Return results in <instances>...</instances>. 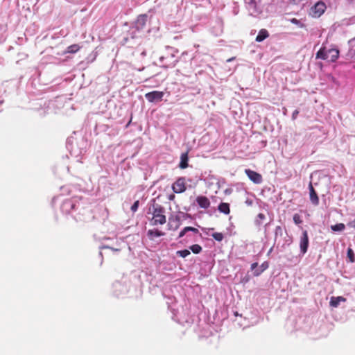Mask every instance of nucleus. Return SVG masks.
I'll return each instance as SVG.
<instances>
[{
	"instance_id": "2",
	"label": "nucleus",
	"mask_w": 355,
	"mask_h": 355,
	"mask_svg": "<svg viewBox=\"0 0 355 355\" xmlns=\"http://www.w3.org/2000/svg\"><path fill=\"white\" fill-rule=\"evenodd\" d=\"M150 213L152 214L150 219L151 225H164L166 222V217L165 216V209L160 205L155 203L152 207L149 209Z\"/></svg>"
},
{
	"instance_id": "23",
	"label": "nucleus",
	"mask_w": 355,
	"mask_h": 355,
	"mask_svg": "<svg viewBox=\"0 0 355 355\" xmlns=\"http://www.w3.org/2000/svg\"><path fill=\"white\" fill-rule=\"evenodd\" d=\"M347 257L351 263H353L355 261V257H354V251L350 248H349L347 249Z\"/></svg>"
},
{
	"instance_id": "24",
	"label": "nucleus",
	"mask_w": 355,
	"mask_h": 355,
	"mask_svg": "<svg viewBox=\"0 0 355 355\" xmlns=\"http://www.w3.org/2000/svg\"><path fill=\"white\" fill-rule=\"evenodd\" d=\"M146 15H142V16H140L138 19H137V26H141V27L144 26L146 24Z\"/></svg>"
},
{
	"instance_id": "14",
	"label": "nucleus",
	"mask_w": 355,
	"mask_h": 355,
	"mask_svg": "<svg viewBox=\"0 0 355 355\" xmlns=\"http://www.w3.org/2000/svg\"><path fill=\"white\" fill-rule=\"evenodd\" d=\"M188 154L187 153H182L180 157V168L184 169L188 167Z\"/></svg>"
},
{
	"instance_id": "16",
	"label": "nucleus",
	"mask_w": 355,
	"mask_h": 355,
	"mask_svg": "<svg viewBox=\"0 0 355 355\" xmlns=\"http://www.w3.org/2000/svg\"><path fill=\"white\" fill-rule=\"evenodd\" d=\"M218 211L225 214H229L230 213V205L227 202H221L218 205Z\"/></svg>"
},
{
	"instance_id": "30",
	"label": "nucleus",
	"mask_w": 355,
	"mask_h": 355,
	"mask_svg": "<svg viewBox=\"0 0 355 355\" xmlns=\"http://www.w3.org/2000/svg\"><path fill=\"white\" fill-rule=\"evenodd\" d=\"M188 232V230H186V227L180 232L179 237L181 238L185 235V234Z\"/></svg>"
},
{
	"instance_id": "18",
	"label": "nucleus",
	"mask_w": 355,
	"mask_h": 355,
	"mask_svg": "<svg viewBox=\"0 0 355 355\" xmlns=\"http://www.w3.org/2000/svg\"><path fill=\"white\" fill-rule=\"evenodd\" d=\"M148 235L150 238L159 237L164 235V233L158 230H149L148 231Z\"/></svg>"
},
{
	"instance_id": "35",
	"label": "nucleus",
	"mask_w": 355,
	"mask_h": 355,
	"mask_svg": "<svg viewBox=\"0 0 355 355\" xmlns=\"http://www.w3.org/2000/svg\"><path fill=\"white\" fill-rule=\"evenodd\" d=\"M281 232L282 231V228L280 226H277L276 227V229H275V232H276V234L278 232Z\"/></svg>"
},
{
	"instance_id": "26",
	"label": "nucleus",
	"mask_w": 355,
	"mask_h": 355,
	"mask_svg": "<svg viewBox=\"0 0 355 355\" xmlns=\"http://www.w3.org/2000/svg\"><path fill=\"white\" fill-rule=\"evenodd\" d=\"M293 221L296 225H300L302 223V218L300 214H295L293 215Z\"/></svg>"
},
{
	"instance_id": "37",
	"label": "nucleus",
	"mask_w": 355,
	"mask_h": 355,
	"mask_svg": "<svg viewBox=\"0 0 355 355\" xmlns=\"http://www.w3.org/2000/svg\"><path fill=\"white\" fill-rule=\"evenodd\" d=\"M155 76V74H150L149 76L146 78V80L153 77Z\"/></svg>"
},
{
	"instance_id": "28",
	"label": "nucleus",
	"mask_w": 355,
	"mask_h": 355,
	"mask_svg": "<svg viewBox=\"0 0 355 355\" xmlns=\"http://www.w3.org/2000/svg\"><path fill=\"white\" fill-rule=\"evenodd\" d=\"M186 230H188L189 231L193 232L196 234H198L199 232L197 228L193 227H186Z\"/></svg>"
},
{
	"instance_id": "33",
	"label": "nucleus",
	"mask_w": 355,
	"mask_h": 355,
	"mask_svg": "<svg viewBox=\"0 0 355 355\" xmlns=\"http://www.w3.org/2000/svg\"><path fill=\"white\" fill-rule=\"evenodd\" d=\"M258 266V263L255 262V263H253L252 265H251V270H254L255 268H257Z\"/></svg>"
},
{
	"instance_id": "6",
	"label": "nucleus",
	"mask_w": 355,
	"mask_h": 355,
	"mask_svg": "<svg viewBox=\"0 0 355 355\" xmlns=\"http://www.w3.org/2000/svg\"><path fill=\"white\" fill-rule=\"evenodd\" d=\"M326 10V5L322 1H318L312 8L313 16L315 17H320Z\"/></svg>"
},
{
	"instance_id": "36",
	"label": "nucleus",
	"mask_w": 355,
	"mask_h": 355,
	"mask_svg": "<svg viewBox=\"0 0 355 355\" xmlns=\"http://www.w3.org/2000/svg\"><path fill=\"white\" fill-rule=\"evenodd\" d=\"M174 198H175V195H173V194L170 195L169 197H168V199L170 200H174Z\"/></svg>"
},
{
	"instance_id": "20",
	"label": "nucleus",
	"mask_w": 355,
	"mask_h": 355,
	"mask_svg": "<svg viewBox=\"0 0 355 355\" xmlns=\"http://www.w3.org/2000/svg\"><path fill=\"white\" fill-rule=\"evenodd\" d=\"M345 229V225L343 223H338L331 226V230L334 232H342Z\"/></svg>"
},
{
	"instance_id": "7",
	"label": "nucleus",
	"mask_w": 355,
	"mask_h": 355,
	"mask_svg": "<svg viewBox=\"0 0 355 355\" xmlns=\"http://www.w3.org/2000/svg\"><path fill=\"white\" fill-rule=\"evenodd\" d=\"M300 247L302 253L305 254L309 247V236L306 230L302 232V235L300 238Z\"/></svg>"
},
{
	"instance_id": "15",
	"label": "nucleus",
	"mask_w": 355,
	"mask_h": 355,
	"mask_svg": "<svg viewBox=\"0 0 355 355\" xmlns=\"http://www.w3.org/2000/svg\"><path fill=\"white\" fill-rule=\"evenodd\" d=\"M328 50L325 47L321 48L316 53L317 59L328 60Z\"/></svg>"
},
{
	"instance_id": "19",
	"label": "nucleus",
	"mask_w": 355,
	"mask_h": 355,
	"mask_svg": "<svg viewBox=\"0 0 355 355\" xmlns=\"http://www.w3.org/2000/svg\"><path fill=\"white\" fill-rule=\"evenodd\" d=\"M80 46L78 44H74L70 45L67 47L66 53H75L78 52L80 50Z\"/></svg>"
},
{
	"instance_id": "5",
	"label": "nucleus",
	"mask_w": 355,
	"mask_h": 355,
	"mask_svg": "<svg viewBox=\"0 0 355 355\" xmlns=\"http://www.w3.org/2000/svg\"><path fill=\"white\" fill-rule=\"evenodd\" d=\"M163 96L164 92L159 91H153L145 94L146 98L151 103L162 101Z\"/></svg>"
},
{
	"instance_id": "34",
	"label": "nucleus",
	"mask_w": 355,
	"mask_h": 355,
	"mask_svg": "<svg viewBox=\"0 0 355 355\" xmlns=\"http://www.w3.org/2000/svg\"><path fill=\"white\" fill-rule=\"evenodd\" d=\"M106 248H109L110 250H112V251H114V252H116V251H119V249H116V248H114L112 247H109V246H107L105 247Z\"/></svg>"
},
{
	"instance_id": "27",
	"label": "nucleus",
	"mask_w": 355,
	"mask_h": 355,
	"mask_svg": "<svg viewBox=\"0 0 355 355\" xmlns=\"http://www.w3.org/2000/svg\"><path fill=\"white\" fill-rule=\"evenodd\" d=\"M139 200H136L134 204L131 206V211L132 212H135L137 211L138 209V207H139Z\"/></svg>"
},
{
	"instance_id": "1",
	"label": "nucleus",
	"mask_w": 355,
	"mask_h": 355,
	"mask_svg": "<svg viewBox=\"0 0 355 355\" xmlns=\"http://www.w3.org/2000/svg\"><path fill=\"white\" fill-rule=\"evenodd\" d=\"M177 62L178 59L173 48H166L159 58V66L163 68L174 67Z\"/></svg>"
},
{
	"instance_id": "31",
	"label": "nucleus",
	"mask_w": 355,
	"mask_h": 355,
	"mask_svg": "<svg viewBox=\"0 0 355 355\" xmlns=\"http://www.w3.org/2000/svg\"><path fill=\"white\" fill-rule=\"evenodd\" d=\"M298 114H299V111H298V110H295V111L293 112V114H292V118H293V119H295L297 118V116Z\"/></svg>"
},
{
	"instance_id": "32",
	"label": "nucleus",
	"mask_w": 355,
	"mask_h": 355,
	"mask_svg": "<svg viewBox=\"0 0 355 355\" xmlns=\"http://www.w3.org/2000/svg\"><path fill=\"white\" fill-rule=\"evenodd\" d=\"M257 218L260 220H264L266 218V216L263 214L262 213H259L258 215H257Z\"/></svg>"
},
{
	"instance_id": "3",
	"label": "nucleus",
	"mask_w": 355,
	"mask_h": 355,
	"mask_svg": "<svg viewBox=\"0 0 355 355\" xmlns=\"http://www.w3.org/2000/svg\"><path fill=\"white\" fill-rule=\"evenodd\" d=\"M173 191L176 193H181L186 191L185 179L179 178L172 186Z\"/></svg>"
},
{
	"instance_id": "9",
	"label": "nucleus",
	"mask_w": 355,
	"mask_h": 355,
	"mask_svg": "<svg viewBox=\"0 0 355 355\" xmlns=\"http://www.w3.org/2000/svg\"><path fill=\"white\" fill-rule=\"evenodd\" d=\"M196 202L200 208L207 209L210 206V201L206 196H199L196 198Z\"/></svg>"
},
{
	"instance_id": "25",
	"label": "nucleus",
	"mask_w": 355,
	"mask_h": 355,
	"mask_svg": "<svg viewBox=\"0 0 355 355\" xmlns=\"http://www.w3.org/2000/svg\"><path fill=\"white\" fill-rule=\"evenodd\" d=\"M211 236L217 241H221L224 238L223 234L220 232H215L212 234Z\"/></svg>"
},
{
	"instance_id": "21",
	"label": "nucleus",
	"mask_w": 355,
	"mask_h": 355,
	"mask_svg": "<svg viewBox=\"0 0 355 355\" xmlns=\"http://www.w3.org/2000/svg\"><path fill=\"white\" fill-rule=\"evenodd\" d=\"M190 249L194 254H198L202 251V247L198 244L192 245Z\"/></svg>"
},
{
	"instance_id": "8",
	"label": "nucleus",
	"mask_w": 355,
	"mask_h": 355,
	"mask_svg": "<svg viewBox=\"0 0 355 355\" xmlns=\"http://www.w3.org/2000/svg\"><path fill=\"white\" fill-rule=\"evenodd\" d=\"M180 218L178 216L170 217L168 219V229L172 230H176L180 226Z\"/></svg>"
},
{
	"instance_id": "11",
	"label": "nucleus",
	"mask_w": 355,
	"mask_h": 355,
	"mask_svg": "<svg viewBox=\"0 0 355 355\" xmlns=\"http://www.w3.org/2000/svg\"><path fill=\"white\" fill-rule=\"evenodd\" d=\"M328 60L330 62H335L339 56V51L336 49H328Z\"/></svg>"
},
{
	"instance_id": "29",
	"label": "nucleus",
	"mask_w": 355,
	"mask_h": 355,
	"mask_svg": "<svg viewBox=\"0 0 355 355\" xmlns=\"http://www.w3.org/2000/svg\"><path fill=\"white\" fill-rule=\"evenodd\" d=\"M291 22L292 24H296V25H300V21L296 18H292L291 20Z\"/></svg>"
},
{
	"instance_id": "4",
	"label": "nucleus",
	"mask_w": 355,
	"mask_h": 355,
	"mask_svg": "<svg viewBox=\"0 0 355 355\" xmlns=\"http://www.w3.org/2000/svg\"><path fill=\"white\" fill-rule=\"evenodd\" d=\"M245 173L247 175L248 178L254 184H261L263 181L262 176L260 173L252 171L251 169H245Z\"/></svg>"
},
{
	"instance_id": "22",
	"label": "nucleus",
	"mask_w": 355,
	"mask_h": 355,
	"mask_svg": "<svg viewBox=\"0 0 355 355\" xmlns=\"http://www.w3.org/2000/svg\"><path fill=\"white\" fill-rule=\"evenodd\" d=\"M176 254L182 258H185L187 256H189L191 254V252L189 250L185 249L177 251Z\"/></svg>"
},
{
	"instance_id": "17",
	"label": "nucleus",
	"mask_w": 355,
	"mask_h": 355,
	"mask_svg": "<svg viewBox=\"0 0 355 355\" xmlns=\"http://www.w3.org/2000/svg\"><path fill=\"white\" fill-rule=\"evenodd\" d=\"M268 267H269L268 262V261H264L260 266V269L254 270V275L256 276V277L260 275L264 270L268 269Z\"/></svg>"
},
{
	"instance_id": "12",
	"label": "nucleus",
	"mask_w": 355,
	"mask_h": 355,
	"mask_svg": "<svg viewBox=\"0 0 355 355\" xmlns=\"http://www.w3.org/2000/svg\"><path fill=\"white\" fill-rule=\"evenodd\" d=\"M346 299L342 296L331 297L330 300V305L333 307H338L341 302H345Z\"/></svg>"
},
{
	"instance_id": "10",
	"label": "nucleus",
	"mask_w": 355,
	"mask_h": 355,
	"mask_svg": "<svg viewBox=\"0 0 355 355\" xmlns=\"http://www.w3.org/2000/svg\"><path fill=\"white\" fill-rule=\"evenodd\" d=\"M309 189L310 191V200L314 205H318L319 204V198L318 196L312 185V183L310 182L309 185Z\"/></svg>"
},
{
	"instance_id": "13",
	"label": "nucleus",
	"mask_w": 355,
	"mask_h": 355,
	"mask_svg": "<svg viewBox=\"0 0 355 355\" xmlns=\"http://www.w3.org/2000/svg\"><path fill=\"white\" fill-rule=\"evenodd\" d=\"M269 37V33L267 30L261 29L259 31L257 36L256 37V41L258 42H261L263 41L265 39Z\"/></svg>"
}]
</instances>
